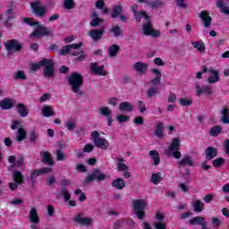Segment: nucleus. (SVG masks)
I'll return each mask as SVG.
<instances>
[{
	"label": "nucleus",
	"mask_w": 229,
	"mask_h": 229,
	"mask_svg": "<svg viewBox=\"0 0 229 229\" xmlns=\"http://www.w3.org/2000/svg\"><path fill=\"white\" fill-rule=\"evenodd\" d=\"M225 158L217 157L215 160H213V165L214 167H221L222 165H225Z\"/></svg>",
	"instance_id": "de8ad7c7"
},
{
	"label": "nucleus",
	"mask_w": 229,
	"mask_h": 229,
	"mask_svg": "<svg viewBox=\"0 0 229 229\" xmlns=\"http://www.w3.org/2000/svg\"><path fill=\"white\" fill-rule=\"evenodd\" d=\"M14 80H26V73L21 70L18 71L14 73Z\"/></svg>",
	"instance_id": "864d4df0"
},
{
	"label": "nucleus",
	"mask_w": 229,
	"mask_h": 229,
	"mask_svg": "<svg viewBox=\"0 0 229 229\" xmlns=\"http://www.w3.org/2000/svg\"><path fill=\"white\" fill-rule=\"evenodd\" d=\"M101 22H103V19H101V18H94L90 21V26L92 28H98V26H99L101 24Z\"/></svg>",
	"instance_id": "5fc2aeb1"
},
{
	"label": "nucleus",
	"mask_w": 229,
	"mask_h": 229,
	"mask_svg": "<svg viewBox=\"0 0 229 229\" xmlns=\"http://www.w3.org/2000/svg\"><path fill=\"white\" fill-rule=\"evenodd\" d=\"M73 223L81 225V226H90L92 225V218L85 217V213H79L73 217Z\"/></svg>",
	"instance_id": "1a4fd4ad"
},
{
	"label": "nucleus",
	"mask_w": 229,
	"mask_h": 229,
	"mask_svg": "<svg viewBox=\"0 0 229 229\" xmlns=\"http://www.w3.org/2000/svg\"><path fill=\"white\" fill-rule=\"evenodd\" d=\"M117 170L118 171H128V165L123 163H117Z\"/></svg>",
	"instance_id": "e2e57ef3"
},
{
	"label": "nucleus",
	"mask_w": 229,
	"mask_h": 229,
	"mask_svg": "<svg viewBox=\"0 0 229 229\" xmlns=\"http://www.w3.org/2000/svg\"><path fill=\"white\" fill-rule=\"evenodd\" d=\"M55 155H56V160L58 162H62V160H65V158H67V157L64 154V151L57 149L55 151Z\"/></svg>",
	"instance_id": "3c124183"
},
{
	"label": "nucleus",
	"mask_w": 229,
	"mask_h": 229,
	"mask_svg": "<svg viewBox=\"0 0 229 229\" xmlns=\"http://www.w3.org/2000/svg\"><path fill=\"white\" fill-rule=\"evenodd\" d=\"M120 49L121 47H119V45L114 44L111 47H109L107 50V55H109L111 58H115V56L119 55Z\"/></svg>",
	"instance_id": "cd10ccee"
},
{
	"label": "nucleus",
	"mask_w": 229,
	"mask_h": 229,
	"mask_svg": "<svg viewBox=\"0 0 229 229\" xmlns=\"http://www.w3.org/2000/svg\"><path fill=\"white\" fill-rule=\"evenodd\" d=\"M100 115H103L104 117H112V110H110L109 107L102 106L98 110Z\"/></svg>",
	"instance_id": "37998d69"
},
{
	"label": "nucleus",
	"mask_w": 229,
	"mask_h": 229,
	"mask_svg": "<svg viewBox=\"0 0 229 229\" xmlns=\"http://www.w3.org/2000/svg\"><path fill=\"white\" fill-rule=\"evenodd\" d=\"M119 110L121 112H131L133 110V106L130 102H122L119 105Z\"/></svg>",
	"instance_id": "f704fd0d"
},
{
	"label": "nucleus",
	"mask_w": 229,
	"mask_h": 229,
	"mask_svg": "<svg viewBox=\"0 0 229 229\" xmlns=\"http://www.w3.org/2000/svg\"><path fill=\"white\" fill-rule=\"evenodd\" d=\"M90 70L97 76H108V72L105 71V65H98V63L90 64Z\"/></svg>",
	"instance_id": "9d476101"
},
{
	"label": "nucleus",
	"mask_w": 229,
	"mask_h": 229,
	"mask_svg": "<svg viewBox=\"0 0 229 229\" xmlns=\"http://www.w3.org/2000/svg\"><path fill=\"white\" fill-rule=\"evenodd\" d=\"M155 228L156 229H166L165 227V224L162 223V222H159V223H156L154 225Z\"/></svg>",
	"instance_id": "774afa93"
},
{
	"label": "nucleus",
	"mask_w": 229,
	"mask_h": 229,
	"mask_svg": "<svg viewBox=\"0 0 229 229\" xmlns=\"http://www.w3.org/2000/svg\"><path fill=\"white\" fill-rule=\"evenodd\" d=\"M13 180L16 183H19L21 185L24 182V175H22V173L19 170H15L13 174Z\"/></svg>",
	"instance_id": "2f4dec72"
},
{
	"label": "nucleus",
	"mask_w": 229,
	"mask_h": 229,
	"mask_svg": "<svg viewBox=\"0 0 229 229\" xmlns=\"http://www.w3.org/2000/svg\"><path fill=\"white\" fill-rule=\"evenodd\" d=\"M148 5L154 10H158V8L164 7V3L162 0H151L148 2Z\"/></svg>",
	"instance_id": "473e14b6"
},
{
	"label": "nucleus",
	"mask_w": 229,
	"mask_h": 229,
	"mask_svg": "<svg viewBox=\"0 0 229 229\" xmlns=\"http://www.w3.org/2000/svg\"><path fill=\"white\" fill-rule=\"evenodd\" d=\"M65 127L67 130H69V131H72L74 128H76V123H74L72 119H70L66 122Z\"/></svg>",
	"instance_id": "8fccbe9b"
},
{
	"label": "nucleus",
	"mask_w": 229,
	"mask_h": 229,
	"mask_svg": "<svg viewBox=\"0 0 229 229\" xmlns=\"http://www.w3.org/2000/svg\"><path fill=\"white\" fill-rule=\"evenodd\" d=\"M69 85L74 94L83 96L81 87H83V77L78 72H73L69 77Z\"/></svg>",
	"instance_id": "f257e3e1"
},
{
	"label": "nucleus",
	"mask_w": 229,
	"mask_h": 229,
	"mask_svg": "<svg viewBox=\"0 0 229 229\" xmlns=\"http://www.w3.org/2000/svg\"><path fill=\"white\" fill-rule=\"evenodd\" d=\"M8 162L11 164L10 167L13 169L22 167L24 169L26 165L24 164V157L19 156L18 157L15 156H10L8 157Z\"/></svg>",
	"instance_id": "6e6552de"
},
{
	"label": "nucleus",
	"mask_w": 229,
	"mask_h": 229,
	"mask_svg": "<svg viewBox=\"0 0 229 229\" xmlns=\"http://www.w3.org/2000/svg\"><path fill=\"white\" fill-rule=\"evenodd\" d=\"M23 22H25V24H29V26H38V30H34L30 34V38H41L44 35H51V30L44 26L38 25V21H33V19L31 18H25Z\"/></svg>",
	"instance_id": "f03ea898"
},
{
	"label": "nucleus",
	"mask_w": 229,
	"mask_h": 229,
	"mask_svg": "<svg viewBox=\"0 0 229 229\" xmlns=\"http://www.w3.org/2000/svg\"><path fill=\"white\" fill-rule=\"evenodd\" d=\"M208 72H209V77L208 78V83L213 84L217 83L220 80L219 72L215 69H208Z\"/></svg>",
	"instance_id": "4468645a"
},
{
	"label": "nucleus",
	"mask_w": 229,
	"mask_h": 229,
	"mask_svg": "<svg viewBox=\"0 0 229 229\" xmlns=\"http://www.w3.org/2000/svg\"><path fill=\"white\" fill-rule=\"evenodd\" d=\"M84 153H91L94 151V146L92 144H86L83 148Z\"/></svg>",
	"instance_id": "bf43d9fd"
},
{
	"label": "nucleus",
	"mask_w": 229,
	"mask_h": 229,
	"mask_svg": "<svg viewBox=\"0 0 229 229\" xmlns=\"http://www.w3.org/2000/svg\"><path fill=\"white\" fill-rule=\"evenodd\" d=\"M206 160H214L217 157V148L208 147L205 150Z\"/></svg>",
	"instance_id": "a211bd4d"
},
{
	"label": "nucleus",
	"mask_w": 229,
	"mask_h": 229,
	"mask_svg": "<svg viewBox=\"0 0 229 229\" xmlns=\"http://www.w3.org/2000/svg\"><path fill=\"white\" fill-rule=\"evenodd\" d=\"M62 194L64 198V201H69V199H71V193H69V191H67V189L63 188Z\"/></svg>",
	"instance_id": "13d9d810"
},
{
	"label": "nucleus",
	"mask_w": 229,
	"mask_h": 229,
	"mask_svg": "<svg viewBox=\"0 0 229 229\" xmlns=\"http://www.w3.org/2000/svg\"><path fill=\"white\" fill-rule=\"evenodd\" d=\"M42 114L43 117H51L55 115V111H53V108L51 106H46L42 109Z\"/></svg>",
	"instance_id": "a19ab883"
},
{
	"label": "nucleus",
	"mask_w": 229,
	"mask_h": 229,
	"mask_svg": "<svg viewBox=\"0 0 229 229\" xmlns=\"http://www.w3.org/2000/svg\"><path fill=\"white\" fill-rule=\"evenodd\" d=\"M180 146V139L174 138L168 148V155H173V151H178Z\"/></svg>",
	"instance_id": "412c9836"
},
{
	"label": "nucleus",
	"mask_w": 229,
	"mask_h": 229,
	"mask_svg": "<svg viewBox=\"0 0 229 229\" xmlns=\"http://www.w3.org/2000/svg\"><path fill=\"white\" fill-rule=\"evenodd\" d=\"M123 13V6L122 5H114L113 13H111L112 19H115L119 17Z\"/></svg>",
	"instance_id": "e433bc0d"
},
{
	"label": "nucleus",
	"mask_w": 229,
	"mask_h": 229,
	"mask_svg": "<svg viewBox=\"0 0 229 229\" xmlns=\"http://www.w3.org/2000/svg\"><path fill=\"white\" fill-rule=\"evenodd\" d=\"M157 94H158V88L157 87L152 86L147 90V98L148 99H151V98L155 97Z\"/></svg>",
	"instance_id": "c03bdc74"
},
{
	"label": "nucleus",
	"mask_w": 229,
	"mask_h": 229,
	"mask_svg": "<svg viewBox=\"0 0 229 229\" xmlns=\"http://www.w3.org/2000/svg\"><path fill=\"white\" fill-rule=\"evenodd\" d=\"M179 103L182 106H191L192 105V100L191 98H180Z\"/></svg>",
	"instance_id": "09e8293b"
},
{
	"label": "nucleus",
	"mask_w": 229,
	"mask_h": 229,
	"mask_svg": "<svg viewBox=\"0 0 229 229\" xmlns=\"http://www.w3.org/2000/svg\"><path fill=\"white\" fill-rule=\"evenodd\" d=\"M148 155L152 157V159L154 160V164L156 165H158L160 164V154L157 150H150L148 152Z\"/></svg>",
	"instance_id": "58836bf2"
},
{
	"label": "nucleus",
	"mask_w": 229,
	"mask_h": 229,
	"mask_svg": "<svg viewBox=\"0 0 229 229\" xmlns=\"http://www.w3.org/2000/svg\"><path fill=\"white\" fill-rule=\"evenodd\" d=\"M168 103H176V94H174V93L169 94Z\"/></svg>",
	"instance_id": "69168bd1"
},
{
	"label": "nucleus",
	"mask_w": 229,
	"mask_h": 229,
	"mask_svg": "<svg viewBox=\"0 0 229 229\" xmlns=\"http://www.w3.org/2000/svg\"><path fill=\"white\" fill-rule=\"evenodd\" d=\"M134 210H144L146 208V200L140 199L132 201Z\"/></svg>",
	"instance_id": "393cba45"
},
{
	"label": "nucleus",
	"mask_w": 229,
	"mask_h": 229,
	"mask_svg": "<svg viewBox=\"0 0 229 229\" xmlns=\"http://www.w3.org/2000/svg\"><path fill=\"white\" fill-rule=\"evenodd\" d=\"M31 8L38 17L46 15V7L40 5V2L31 3Z\"/></svg>",
	"instance_id": "9b49d317"
},
{
	"label": "nucleus",
	"mask_w": 229,
	"mask_h": 229,
	"mask_svg": "<svg viewBox=\"0 0 229 229\" xmlns=\"http://www.w3.org/2000/svg\"><path fill=\"white\" fill-rule=\"evenodd\" d=\"M175 2L179 8H187V4L185 3V0H175Z\"/></svg>",
	"instance_id": "680f3d73"
},
{
	"label": "nucleus",
	"mask_w": 229,
	"mask_h": 229,
	"mask_svg": "<svg viewBox=\"0 0 229 229\" xmlns=\"http://www.w3.org/2000/svg\"><path fill=\"white\" fill-rule=\"evenodd\" d=\"M106 178H110V176L103 174V172H101V170L96 168L94 169L91 174H89L82 182L83 185H89V183H92V182H94V180H96V182H105V180H106Z\"/></svg>",
	"instance_id": "7ed1b4c3"
},
{
	"label": "nucleus",
	"mask_w": 229,
	"mask_h": 229,
	"mask_svg": "<svg viewBox=\"0 0 229 229\" xmlns=\"http://www.w3.org/2000/svg\"><path fill=\"white\" fill-rule=\"evenodd\" d=\"M27 136H28V131H26V130L23 127H20L18 129V132L16 135L17 142H22V140H25Z\"/></svg>",
	"instance_id": "7c9ffc66"
},
{
	"label": "nucleus",
	"mask_w": 229,
	"mask_h": 229,
	"mask_svg": "<svg viewBox=\"0 0 229 229\" xmlns=\"http://www.w3.org/2000/svg\"><path fill=\"white\" fill-rule=\"evenodd\" d=\"M191 226H196V225L199 226H207V219L203 216H195L189 221Z\"/></svg>",
	"instance_id": "f3484780"
},
{
	"label": "nucleus",
	"mask_w": 229,
	"mask_h": 229,
	"mask_svg": "<svg viewBox=\"0 0 229 229\" xmlns=\"http://www.w3.org/2000/svg\"><path fill=\"white\" fill-rule=\"evenodd\" d=\"M229 110L226 107H224L221 111V121L224 124H229V115H228Z\"/></svg>",
	"instance_id": "4c0bfd02"
},
{
	"label": "nucleus",
	"mask_w": 229,
	"mask_h": 229,
	"mask_svg": "<svg viewBox=\"0 0 229 229\" xmlns=\"http://www.w3.org/2000/svg\"><path fill=\"white\" fill-rule=\"evenodd\" d=\"M64 6L66 10H72L74 8V1L73 0H64Z\"/></svg>",
	"instance_id": "603ef678"
},
{
	"label": "nucleus",
	"mask_w": 229,
	"mask_h": 229,
	"mask_svg": "<svg viewBox=\"0 0 229 229\" xmlns=\"http://www.w3.org/2000/svg\"><path fill=\"white\" fill-rule=\"evenodd\" d=\"M162 174L161 173H157V174H152L150 182L151 183H154V185H158L160 182H162Z\"/></svg>",
	"instance_id": "79ce46f5"
},
{
	"label": "nucleus",
	"mask_w": 229,
	"mask_h": 229,
	"mask_svg": "<svg viewBox=\"0 0 229 229\" xmlns=\"http://www.w3.org/2000/svg\"><path fill=\"white\" fill-rule=\"evenodd\" d=\"M225 153L229 156V140H225L224 143Z\"/></svg>",
	"instance_id": "338daca9"
},
{
	"label": "nucleus",
	"mask_w": 229,
	"mask_h": 229,
	"mask_svg": "<svg viewBox=\"0 0 229 229\" xmlns=\"http://www.w3.org/2000/svg\"><path fill=\"white\" fill-rule=\"evenodd\" d=\"M138 110L140 114H144V112L147 110L146 104L142 100L138 101Z\"/></svg>",
	"instance_id": "6e6d98bb"
},
{
	"label": "nucleus",
	"mask_w": 229,
	"mask_h": 229,
	"mask_svg": "<svg viewBox=\"0 0 229 229\" xmlns=\"http://www.w3.org/2000/svg\"><path fill=\"white\" fill-rule=\"evenodd\" d=\"M110 33L115 38L123 37V29L119 25H114L111 28Z\"/></svg>",
	"instance_id": "72a5a7b5"
},
{
	"label": "nucleus",
	"mask_w": 229,
	"mask_h": 229,
	"mask_svg": "<svg viewBox=\"0 0 229 229\" xmlns=\"http://www.w3.org/2000/svg\"><path fill=\"white\" fill-rule=\"evenodd\" d=\"M41 65L44 67L43 74L45 78H55V62L53 59L41 60Z\"/></svg>",
	"instance_id": "20e7f679"
},
{
	"label": "nucleus",
	"mask_w": 229,
	"mask_h": 229,
	"mask_svg": "<svg viewBox=\"0 0 229 229\" xmlns=\"http://www.w3.org/2000/svg\"><path fill=\"white\" fill-rule=\"evenodd\" d=\"M178 165L180 167H185V165L192 167L194 165V162L192 161V158H191L190 156H186L181 161H178Z\"/></svg>",
	"instance_id": "c85d7f7f"
},
{
	"label": "nucleus",
	"mask_w": 229,
	"mask_h": 229,
	"mask_svg": "<svg viewBox=\"0 0 229 229\" xmlns=\"http://www.w3.org/2000/svg\"><path fill=\"white\" fill-rule=\"evenodd\" d=\"M200 18L202 19V21L204 22V26L206 28H210V26H212V17H210V15H208V12L202 11L200 13Z\"/></svg>",
	"instance_id": "aec40b11"
},
{
	"label": "nucleus",
	"mask_w": 229,
	"mask_h": 229,
	"mask_svg": "<svg viewBox=\"0 0 229 229\" xmlns=\"http://www.w3.org/2000/svg\"><path fill=\"white\" fill-rule=\"evenodd\" d=\"M191 46L197 49L198 53H205V43L203 41L191 42Z\"/></svg>",
	"instance_id": "c9c22d12"
},
{
	"label": "nucleus",
	"mask_w": 229,
	"mask_h": 229,
	"mask_svg": "<svg viewBox=\"0 0 229 229\" xmlns=\"http://www.w3.org/2000/svg\"><path fill=\"white\" fill-rule=\"evenodd\" d=\"M222 131L223 128L219 125H216L210 129L209 135H211V137H217V135H219Z\"/></svg>",
	"instance_id": "a18cd8bd"
},
{
	"label": "nucleus",
	"mask_w": 229,
	"mask_h": 229,
	"mask_svg": "<svg viewBox=\"0 0 229 229\" xmlns=\"http://www.w3.org/2000/svg\"><path fill=\"white\" fill-rule=\"evenodd\" d=\"M81 46H83L82 42H80L78 44L66 45L62 47V49L59 52V55H69L70 53L72 56H78V55H80V52L72 49H80Z\"/></svg>",
	"instance_id": "423d86ee"
},
{
	"label": "nucleus",
	"mask_w": 229,
	"mask_h": 229,
	"mask_svg": "<svg viewBox=\"0 0 229 229\" xmlns=\"http://www.w3.org/2000/svg\"><path fill=\"white\" fill-rule=\"evenodd\" d=\"M148 67H149V64L142 62H137L133 64L134 71L139 72V74H146L148 72Z\"/></svg>",
	"instance_id": "ddd939ff"
},
{
	"label": "nucleus",
	"mask_w": 229,
	"mask_h": 229,
	"mask_svg": "<svg viewBox=\"0 0 229 229\" xmlns=\"http://www.w3.org/2000/svg\"><path fill=\"white\" fill-rule=\"evenodd\" d=\"M14 104H15V100H13V98H7L0 102V108L2 110H10V108H12Z\"/></svg>",
	"instance_id": "dca6fc26"
},
{
	"label": "nucleus",
	"mask_w": 229,
	"mask_h": 229,
	"mask_svg": "<svg viewBox=\"0 0 229 229\" xmlns=\"http://www.w3.org/2000/svg\"><path fill=\"white\" fill-rule=\"evenodd\" d=\"M39 155L42 157V162L44 164H48V165H53L55 161H53V157H51V154L47 151H40Z\"/></svg>",
	"instance_id": "4be33fe9"
},
{
	"label": "nucleus",
	"mask_w": 229,
	"mask_h": 229,
	"mask_svg": "<svg viewBox=\"0 0 229 229\" xmlns=\"http://www.w3.org/2000/svg\"><path fill=\"white\" fill-rule=\"evenodd\" d=\"M142 31L144 35L154 37L155 38L160 37V30H155L150 21L143 24Z\"/></svg>",
	"instance_id": "0eeeda50"
},
{
	"label": "nucleus",
	"mask_w": 229,
	"mask_h": 229,
	"mask_svg": "<svg viewBox=\"0 0 229 229\" xmlns=\"http://www.w3.org/2000/svg\"><path fill=\"white\" fill-rule=\"evenodd\" d=\"M211 223H212L213 226H215L216 228H217V227L221 226V225H223V221H221V219H219L217 217H212Z\"/></svg>",
	"instance_id": "4d7b16f0"
},
{
	"label": "nucleus",
	"mask_w": 229,
	"mask_h": 229,
	"mask_svg": "<svg viewBox=\"0 0 229 229\" xmlns=\"http://www.w3.org/2000/svg\"><path fill=\"white\" fill-rule=\"evenodd\" d=\"M19 128H22L19 120L13 121V124L11 125V130H19Z\"/></svg>",
	"instance_id": "052dcab7"
},
{
	"label": "nucleus",
	"mask_w": 229,
	"mask_h": 229,
	"mask_svg": "<svg viewBox=\"0 0 229 229\" xmlns=\"http://www.w3.org/2000/svg\"><path fill=\"white\" fill-rule=\"evenodd\" d=\"M29 217L33 225H38V223H40V218L38 217V211H37L36 208H31L29 213Z\"/></svg>",
	"instance_id": "6ab92c4d"
},
{
	"label": "nucleus",
	"mask_w": 229,
	"mask_h": 229,
	"mask_svg": "<svg viewBox=\"0 0 229 229\" xmlns=\"http://www.w3.org/2000/svg\"><path fill=\"white\" fill-rule=\"evenodd\" d=\"M116 119L118 123H127L130 117H128L127 115H118Z\"/></svg>",
	"instance_id": "0e129e2a"
},
{
	"label": "nucleus",
	"mask_w": 229,
	"mask_h": 229,
	"mask_svg": "<svg viewBox=\"0 0 229 229\" xmlns=\"http://www.w3.org/2000/svg\"><path fill=\"white\" fill-rule=\"evenodd\" d=\"M38 140V134L35 129H33L30 133V142L35 144Z\"/></svg>",
	"instance_id": "49530a36"
},
{
	"label": "nucleus",
	"mask_w": 229,
	"mask_h": 229,
	"mask_svg": "<svg viewBox=\"0 0 229 229\" xmlns=\"http://www.w3.org/2000/svg\"><path fill=\"white\" fill-rule=\"evenodd\" d=\"M94 144L97 148H99L100 149H108V146H110V143H108V140L103 138L95 140Z\"/></svg>",
	"instance_id": "a878e982"
},
{
	"label": "nucleus",
	"mask_w": 229,
	"mask_h": 229,
	"mask_svg": "<svg viewBox=\"0 0 229 229\" xmlns=\"http://www.w3.org/2000/svg\"><path fill=\"white\" fill-rule=\"evenodd\" d=\"M4 47L8 53H12V51L20 53L22 51L23 46L19 39H9L4 43Z\"/></svg>",
	"instance_id": "39448f33"
},
{
	"label": "nucleus",
	"mask_w": 229,
	"mask_h": 229,
	"mask_svg": "<svg viewBox=\"0 0 229 229\" xmlns=\"http://www.w3.org/2000/svg\"><path fill=\"white\" fill-rule=\"evenodd\" d=\"M195 89H196L197 96L199 98L202 94H207V96H212V88H210L208 86H204L201 88V86H199V83L197 82L195 84Z\"/></svg>",
	"instance_id": "f8f14e48"
},
{
	"label": "nucleus",
	"mask_w": 229,
	"mask_h": 229,
	"mask_svg": "<svg viewBox=\"0 0 229 229\" xmlns=\"http://www.w3.org/2000/svg\"><path fill=\"white\" fill-rule=\"evenodd\" d=\"M191 205L193 207L194 212L197 214H199V212H203V210H205V203L199 199L193 200Z\"/></svg>",
	"instance_id": "5701e85b"
},
{
	"label": "nucleus",
	"mask_w": 229,
	"mask_h": 229,
	"mask_svg": "<svg viewBox=\"0 0 229 229\" xmlns=\"http://www.w3.org/2000/svg\"><path fill=\"white\" fill-rule=\"evenodd\" d=\"M154 135H156L157 139H164V123L162 122L157 123Z\"/></svg>",
	"instance_id": "c756f323"
},
{
	"label": "nucleus",
	"mask_w": 229,
	"mask_h": 229,
	"mask_svg": "<svg viewBox=\"0 0 229 229\" xmlns=\"http://www.w3.org/2000/svg\"><path fill=\"white\" fill-rule=\"evenodd\" d=\"M16 110L21 117H26L30 114V111H28V107H26V106H24V104L22 103H19L16 105Z\"/></svg>",
	"instance_id": "bb28decb"
},
{
	"label": "nucleus",
	"mask_w": 229,
	"mask_h": 229,
	"mask_svg": "<svg viewBox=\"0 0 229 229\" xmlns=\"http://www.w3.org/2000/svg\"><path fill=\"white\" fill-rule=\"evenodd\" d=\"M105 34V30L99 29V30H91L89 32V37L95 41L98 42V40H101L103 38V35Z\"/></svg>",
	"instance_id": "2eb2a0df"
},
{
	"label": "nucleus",
	"mask_w": 229,
	"mask_h": 229,
	"mask_svg": "<svg viewBox=\"0 0 229 229\" xmlns=\"http://www.w3.org/2000/svg\"><path fill=\"white\" fill-rule=\"evenodd\" d=\"M134 17L138 22H140V21H142L143 18L146 21H149V16L146 13V11H140L139 13H136L134 14Z\"/></svg>",
	"instance_id": "ea45409f"
},
{
	"label": "nucleus",
	"mask_w": 229,
	"mask_h": 229,
	"mask_svg": "<svg viewBox=\"0 0 229 229\" xmlns=\"http://www.w3.org/2000/svg\"><path fill=\"white\" fill-rule=\"evenodd\" d=\"M112 187H114V189H118V191H121L126 187V182L123 178H116L112 181L111 182Z\"/></svg>",
	"instance_id": "b1692460"
}]
</instances>
